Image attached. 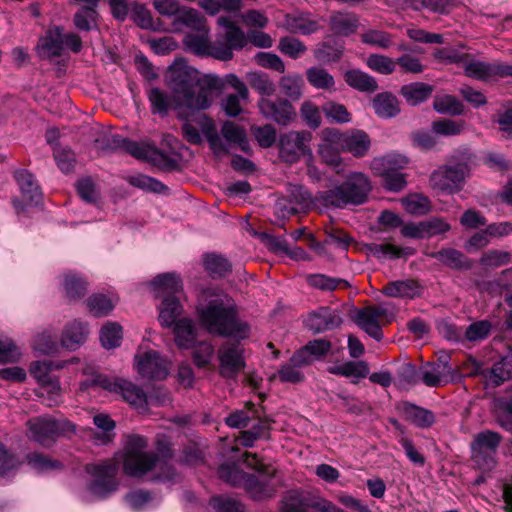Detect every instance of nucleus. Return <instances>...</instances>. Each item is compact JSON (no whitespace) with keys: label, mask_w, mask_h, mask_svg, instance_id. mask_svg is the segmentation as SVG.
Returning a JSON list of instances; mask_svg holds the SVG:
<instances>
[{"label":"nucleus","mask_w":512,"mask_h":512,"mask_svg":"<svg viewBox=\"0 0 512 512\" xmlns=\"http://www.w3.org/2000/svg\"><path fill=\"white\" fill-rule=\"evenodd\" d=\"M147 447L148 440L144 436L130 434L125 437L123 472L134 478L148 475L149 481L175 483L179 474L170 463L173 458L170 445L159 446V453L145 451Z\"/></svg>","instance_id":"obj_1"},{"label":"nucleus","mask_w":512,"mask_h":512,"mask_svg":"<svg viewBox=\"0 0 512 512\" xmlns=\"http://www.w3.org/2000/svg\"><path fill=\"white\" fill-rule=\"evenodd\" d=\"M169 87L178 107L206 110L211 106L214 93L221 90L222 81L215 75H202L185 65L171 69Z\"/></svg>","instance_id":"obj_2"},{"label":"nucleus","mask_w":512,"mask_h":512,"mask_svg":"<svg viewBox=\"0 0 512 512\" xmlns=\"http://www.w3.org/2000/svg\"><path fill=\"white\" fill-rule=\"evenodd\" d=\"M210 299L197 307L201 326L212 335L232 338L237 341L249 338L251 327L239 317V310L233 298L224 293H208Z\"/></svg>","instance_id":"obj_3"},{"label":"nucleus","mask_w":512,"mask_h":512,"mask_svg":"<svg viewBox=\"0 0 512 512\" xmlns=\"http://www.w3.org/2000/svg\"><path fill=\"white\" fill-rule=\"evenodd\" d=\"M371 189V182L365 174L352 172L341 183L318 192L314 201L327 208L359 206L367 202Z\"/></svg>","instance_id":"obj_4"},{"label":"nucleus","mask_w":512,"mask_h":512,"mask_svg":"<svg viewBox=\"0 0 512 512\" xmlns=\"http://www.w3.org/2000/svg\"><path fill=\"white\" fill-rule=\"evenodd\" d=\"M205 119L206 122L202 125V132L210 149L216 156L229 154L230 148L234 145H237L242 151H247V133L242 126L232 121L224 122L221 127V138L214 123L207 118Z\"/></svg>","instance_id":"obj_5"},{"label":"nucleus","mask_w":512,"mask_h":512,"mask_svg":"<svg viewBox=\"0 0 512 512\" xmlns=\"http://www.w3.org/2000/svg\"><path fill=\"white\" fill-rule=\"evenodd\" d=\"M27 424L31 438L44 447H50L58 437L69 436L76 431V426L67 419L37 417Z\"/></svg>","instance_id":"obj_6"},{"label":"nucleus","mask_w":512,"mask_h":512,"mask_svg":"<svg viewBox=\"0 0 512 512\" xmlns=\"http://www.w3.org/2000/svg\"><path fill=\"white\" fill-rule=\"evenodd\" d=\"M313 135L310 131H289L279 137V156L286 163H295L302 156L312 155L310 142Z\"/></svg>","instance_id":"obj_7"},{"label":"nucleus","mask_w":512,"mask_h":512,"mask_svg":"<svg viewBox=\"0 0 512 512\" xmlns=\"http://www.w3.org/2000/svg\"><path fill=\"white\" fill-rule=\"evenodd\" d=\"M502 441V435L492 430L477 433L471 442L473 461L482 469L491 470L495 465L494 456Z\"/></svg>","instance_id":"obj_8"},{"label":"nucleus","mask_w":512,"mask_h":512,"mask_svg":"<svg viewBox=\"0 0 512 512\" xmlns=\"http://www.w3.org/2000/svg\"><path fill=\"white\" fill-rule=\"evenodd\" d=\"M118 468V463L113 460L88 467L87 472L95 478L88 485L89 491L99 498H106L116 491L118 483L115 481V477Z\"/></svg>","instance_id":"obj_9"},{"label":"nucleus","mask_w":512,"mask_h":512,"mask_svg":"<svg viewBox=\"0 0 512 512\" xmlns=\"http://www.w3.org/2000/svg\"><path fill=\"white\" fill-rule=\"evenodd\" d=\"M219 374L226 379H236L246 366L244 350L237 343L226 342L218 349Z\"/></svg>","instance_id":"obj_10"},{"label":"nucleus","mask_w":512,"mask_h":512,"mask_svg":"<svg viewBox=\"0 0 512 512\" xmlns=\"http://www.w3.org/2000/svg\"><path fill=\"white\" fill-rule=\"evenodd\" d=\"M257 106L265 119L281 126H288L297 116L295 108L288 99L262 97L258 100Z\"/></svg>","instance_id":"obj_11"},{"label":"nucleus","mask_w":512,"mask_h":512,"mask_svg":"<svg viewBox=\"0 0 512 512\" xmlns=\"http://www.w3.org/2000/svg\"><path fill=\"white\" fill-rule=\"evenodd\" d=\"M466 76L479 80L488 81L495 77H512V65L501 61L483 62L470 58L467 59L464 66Z\"/></svg>","instance_id":"obj_12"},{"label":"nucleus","mask_w":512,"mask_h":512,"mask_svg":"<svg viewBox=\"0 0 512 512\" xmlns=\"http://www.w3.org/2000/svg\"><path fill=\"white\" fill-rule=\"evenodd\" d=\"M246 43L247 39L242 30L225 31L218 34L213 43L210 42L208 57L229 61L233 58V51L242 49Z\"/></svg>","instance_id":"obj_13"},{"label":"nucleus","mask_w":512,"mask_h":512,"mask_svg":"<svg viewBox=\"0 0 512 512\" xmlns=\"http://www.w3.org/2000/svg\"><path fill=\"white\" fill-rule=\"evenodd\" d=\"M242 486L252 499L261 501L272 498L276 494L280 481L277 479V474H247Z\"/></svg>","instance_id":"obj_14"},{"label":"nucleus","mask_w":512,"mask_h":512,"mask_svg":"<svg viewBox=\"0 0 512 512\" xmlns=\"http://www.w3.org/2000/svg\"><path fill=\"white\" fill-rule=\"evenodd\" d=\"M465 178L462 172L448 163L431 174L430 185L439 191L454 194L462 189Z\"/></svg>","instance_id":"obj_15"},{"label":"nucleus","mask_w":512,"mask_h":512,"mask_svg":"<svg viewBox=\"0 0 512 512\" xmlns=\"http://www.w3.org/2000/svg\"><path fill=\"white\" fill-rule=\"evenodd\" d=\"M387 315L383 306H367L355 311L353 321L376 341L383 338V332L378 319Z\"/></svg>","instance_id":"obj_16"},{"label":"nucleus","mask_w":512,"mask_h":512,"mask_svg":"<svg viewBox=\"0 0 512 512\" xmlns=\"http://www.w3.org/2000/svg\"><path fill=\"white\" fill-rule=\"evenodd\" d=\"M138 373L147 379H164L168 375V368L160 353L149 350L135 356Z\"/></svg>","instance_id":"obj_17"},{"label":"nucleus","mask_w":512,"mask_h":512,"mask_svg":"<svg viewBox=\"0 0 512 512\" xmlns=\"http://www.w3.org/2000/svg\"><path fill=\"white\" fill-rule=\"evenodd\" d=\"M341 323L340 315L327 306H321L310 312L305 320L306 328L314 334L336 329Z\"/></svg>","instance_id":"obj_18"},{"label":"nucleus","mask_w":512,"mask_h":512,"mask_svg":"<svg viewBox=\"0 0 512 512\" xmlns=\"http://www.w3.org/2000/svg\"><path fill=\"white\" fill-rule=\"evenodd\" d=\"M318 502L308 493L294 489L285 492L279 504L280 512H316Z\"/></svg>","instance_id":"obj_19"},{"label":"nucleus","mask_w":512,"mask_h":512,"mask_svg":"<svg viewBox=\"0 0 512 512\" xmlns=\"http://www.w3.org/2000/svg\"><path fill=\"white\" fill-rule=\"evenodd\" d=\"M396 410L406 422H409L417 428L428 429L436 422V417L431 410L409 401L398 403Z\"/></svg>","instance_id":"obj_20"},{"label":"nucleus","mask_w":512,"mask_h":512,"mask_svg":"<svg viewBox=\"0 0 512 512\" xmlns=\"http://www.w3.org/2000/svg\"><path fill=\"white\" fill-rule=\"evenodd\" d=\"M53 366L48 361H36L31 365L30 373L40 384L41 388L46 390L51 397L59 396L60 382L59 379L51 374Z\"/></svg>","instance_id":"obj_21"},{"label":"nucleus","mask_w":512,"mask_h":512,"mask_svg":"<svg viewBox=\"0 0 512 512\" xmlns=\"http://www.w3.org/2000/svg\"><path fill=\"white\" fill-rule=\"evenodd\" d=\"M428 256L455 270H470L473 267V261L454 248H443L429 253Z\"/></svg>","instance_id":"obj_22"},{"label":"nucleus","mask_w":512,"mask_h":512,"mask_svg":"<svg viewBox=\"0 0 512 512\" xmlns=\"http://www.w3.org/2000/svg\"><path fill=\"white\" fill-rule=\"evenodd\" d=\"M152 285L156 296L164 299L166 296H177L183 291V283L179 274L168 272L157 275Z\"/></svg>","instance_id":"obj_23"},{"label":"nucleus","mask_w":512,"mask_h":512,"mask_svg":"<svg viewBox=\"0 0 512 512\" xmlns=\"http://www.w3.org/2000/svg\"><path fill=\"white\" fill-rule=\"evenodd\" d=\"M96 143L98 144L99 149L103 152L109 153L124 151L133 157L138 155L140 145V143L128 138H123L118 134H111L101 139H97Z\"/></svg>","instance_id":"obj_24"},{"label":"nucleus","mask_w":512,"mask_h":512,"mask_svg":"<svg viewBox=\"0 0 512 512\" xmlns=\"http://www.w3.org/2000/svg\"><path fill=\"white\" fill-rule=\"evenodd\" d=\"M331 347V342L326 339L309 341L304 347L295 352V360L309 366L314 359L323 358L331 350Z\"/></svg>","instance_id":"obj_25"},{"label":"nucleus","mask_w":512,"mask_h":512,"mask_svg":"<svg viewBox=\"0 0 512 512\" xmlns=\"http://www.w3.org/2000/svg\"><path fill=\"white\" fill-rule=\"evenodd\" d=\"M172 327L177 347L180 349H191L197 338V329L194 321L187 317L180 318Z\"/></svg>","instance_id":"obj_26"},{"label":"nucleus","mask_w":512,"mask_h":512,"mask_svg":"<svg viewBox=\"0 0 512 512\" xmlns=\"http://www.w3.org/2000/svg\"><path fill=\"white\" fill-rule=\"evenodd\" d=\"M135 158L147 160L160 169L167 171L175 170L178 167V163L175 159L160 151L158 148L145 144L139 145L138 155H136Z\"/></svg>","instance_id":"obj_27"},{"label":"nucleus","mask_w":512,"mask_h":512,"mask_svg":"<svg viewBox=\"0 0 512 512\" xmlns=\"http://www.w3.org/2000/svg\"><path fill=\"white\" fill-rule=\"evenodd\" d=\"M388 297L413 299L420 295V284L414 279L388 282L382 289Z\"/></svg>","instance_id":"obj_28"},{"label":"nucleus","mask_w":512,"mask_h":512,"mask_svg":"<svg viewBox=\"0 0 512 512\" xmlns=\"http://www.w3.org/2000/svg\"><path fill=\"white\" fill-rule=\"evenodd\" d=\"M88 334L89 330L86 323L73 321L65 327L61 343L69 350H76L86 341Z\"/></svg>","instance_id":"obj_29"},{"label":"nucleus","mask_w":512,"mask_h":512,"mask_svg":"<svg viewBox=\"0 0 512 512\" xmlns=\"http://www.w3.org/2000/svg\"><path fill=\"white\" fill-rule=\"evenodd\" d=\"M372 106L375 114L383 119L396 117L400 113L397 97L390 92H382L374 96Z\"/></svg>","instance_id":"obj_30"},{"label":"nucleus","mask_w":512,"mask_h":512,"mask_svg":"<svg viewBox=\"0 0 512 512\" xmlns=\"http://www.w3.org/2000/svg\"><path fill=\"white\" fill-rule=\"evenodd\" d=\"M371 145L368 134L362 130H353L345 133L342 151L350 152L355 157H363Z\"/></svg>","instance_id":"obj_31"},{"label":"nucleus","mask_w":512,"mask_h":512,"mask_svg":"<svg viewBox=\"0 0 512 512\" xmlns=\"http://www.w3.org/2000/svg\"><path fill=\"white\" fill-rule=\"evenodd\" d=\"M408 164V159L400 154H387L371 161L374 174L401 172Z\"/></svg>","instance_id":"obj_32"},{"label":"nucleus","mask_w":512,"mask_h":512,"mask_svg":"<svg viewBox=\"0 0 512 512\" xmlns=\"http://www.w3.org/2000/svg\"><path fill=\"white\" fill-rule=\"evenodd\" d=\"M14 179L26 199L35 203L41 200L42 193L40 187L30 171L26 169L16 170L14 172Z\"/></svg>","instance_id":"obj_33"},{"label":"nucleus","mask_w":512,"mask_h":512,"mask_svg":"<svg viewBox=\"0 0 512 512\" xmlns=\"http://www.w3.org/2000/svg\"><path fill=\"white\" fill-rule=\"evenodd\" d=\"M209 28L187 33L183 39L185 49L194 55L208 57L209 54Z\"/></svg>","instance_id":"obj_34"},{"label":"nucleus","mask_w":512,"mask_h":512,"mask_svg":"<svg viewBox=\"0 0 512 512\" xmlns=\"http://www.w3.org/2000/svg\"><path fill=\"white\" fill-rule=\"evenodd\" d=\"M117 393L120 394L126 402L134 406L136 409L141 411L147 410L148 397L145 392L134 383L122 379Z\"/></svg>","instance_id":"obj_35"},{"label":"nucleus","mask_w":512,"mask_h":512,"mask_svg":"<svg viewBox=\"0 0 512 512\" xmlns=\"http://www.w3.org/2000/svg\"><path fill=\"white\" fill-rule=\"evenodd\" d=\"M366 251L378 259H399L414 254L413 248H402L390 243H369L365 245Z\"/></svg>","instance_id":"obj_36"},{"label":"nucleus","mask_w":512,"mask_h":512,"mask_svg":"<svg viewBox=\"0 0 512 512\" xmlns=\"http://www.w3.org/2000/svg\"><path fill=\"white\" fill-rule=\"evenodd\" d=\"M433 86L423 82H414L403 85L400 95L411 106H417L425 102L433 93Z\"/></svg>","instance_id":"obj_37"},{"label":"nucleus","mask_w":512,"mask_h":512,"mask_svg":"<svg viewBox=\"0 0 512 512\" xmlns=\"http://www.w3.org/2000/svg\"><path fill=\"white\" fill-rule=\"evenodd\" d=\"M272 421L266 417L259 418L257 423L250 429L241 432L239 442L244 447H253L255 441L259 439H269Z\"/></svg>","instance_id":"obj_38"},{"label":"nucleus","mask_w":512,"mask_h":512,"mask_svg":"<svg viewBox=\"0 0 512 512\" xmlns=\"http://www.w3.org/2000/svg\"><path fill=\"white\" fill-rule=\"evenodd\" d=\"M183 308L177 296H166L159 308V322L163 327L171 328L178 321Z\"/></svg>","instance_id":"obj_39"},{"label":"nucleus","mask_w":512,"mask_h":512,"mask_svg":"<svg viewBox=\"0 0 512 512\" xmlns=\"http://www.w3.org/2000/svg\"><path fill=\"white\" fill-rule=\"evenodd\" d=\"M359 19L354 13L335 12L330 17L331 30L340 36H349L355 33Z\"/></svg>","instance_id":"obj_40"},{"label":"nucleus","mask_w":512,"mask_h":512,"mask_svg":"<svg viewBox=\"0 0 512 512\" xmlns=\"http://www.w3.org/2000/svg\"><path fill=\"white\" fill-rule=\"evenodd\" d=\"M38 48L43 50L49 57H59L63 51L62 27L54 26L49 28L45 36L39 40Z\"/></svg>","instance_id":"obj_41"},{"label":"nucleus","mask_w":512,"mask_h":512,"mask_svg":"<svg viewBox=\"0 0 512 512\" xmlns=\"http://www.w3.org/2000/svg\"><path fill=\"white\" fill-rule=\"evenodd\" d=\"M205 271L212 278H223L232 271V264L221 254L207 253L203 258Z\"/></svg>","instance_id":"obj_42"},{"label":"nucleus","mask_w":512,"mask_h":512,"mask_svg":"<svg viewBox=\"0 0 512 512\" xmlns=\"http://www.w3.org/2000/svg\"><path fill=\"white\" fill-rule=\"evenodd\" d=\"M344 79L350 87L360 92L373 93L378 89L374 77L357 69L348 70L344 74Z\"/></svg>","instance_id":"obj_43"},{"label":"nucleus","mask_w":512,"mask_h":512,"mask_svg":"<svg viewBox=\"0 0 512 512\" xmlns=\"http://www.w3.org/2000/svg\"><path fill=\"white\" fill-rule=\"evenodd\" d=\"M344 47L337 42H320L313 49L315 59L322 64L338 62L343 55Z\"/></svg>","instance_id":"obj_44"},{"label":"nucleus","mask_w":512,"mask_h":512,"mask_svg":"<svg viewBox=\"0 0 512 512\" xmlns=\"http://www.w3.org/2000/svg\"><path fill=\"white\" fill-rule=\"evenodd\" d=\"M305 363H300L295 360V353L291 356L289 361L280 366L277 376L283 383L298 384L305 380V375L301 371L303 367H306Z\"/></svg>","instance_id":"obj_45"},{"label":"nucleus","mask_w":512,"mask_h":512,"mask_svg":"<svg viewBox=\"0 0 512 512\" xmlns=\"http://www.w3.org/2000/svg\"><path fill=\"white\" fill-rule=\"evenodd\" d=\"M327 371L333 375L360 379L368 376L369 367L365 361H348L341 365L329 366Z\"/></svg>","instance_id":"obj_46"},{"label":"nucleus","mask_w":512,"mask_h":512,"mask_svg":"<svg viewBox=\"0 0 512 512\" xmlns=\"http://www.w3.org/2000/svg\"><path fill=\"white\" fill-rule=\"evenodd\" d=\"M285 25L291 33L301 35H310L319 30L318 22L304 15H287Z\"/></svg>","instance_id":"obj_47"},{"label":"nucleus","mask_w":512,"mask_h":512,"mask_svg":"<svg viewBox=\"0 0 512 512\" xmlns=\"http://www.w3.org/2000/svg\"><path fill=\"white\" fill-rule=\"evenodd\" d=\"M433 109L439 114L459 116L464 113V105L453 95H437L433 101Z\"/></svg>","instance_id":"obj_48"},{"label":"nucleus","mask_w":512,"mask_h":512,"mask_svg":"<svg viewBox=\"0 0 512 512\" xmlns=\"http://www.w3.org/2000/svg\"><path fill=\"white\" fill-rule=\"evenodd\" d=\"M308 83L316 89L330 90L334 87V77L322 67H311L306 71Z\"/></svg>","instance_id":"obj_49"},{"label":"nucleus","mask_w":512,"mask_h":512,"mask_svg":"<svg viewBox=\"0 0 512 512\" xmlns=\"http://www.w3.org/2000/svg\"><path fill=\"white\" fill-rule=\"evenodd\" d=\"M307 283L322 291H333L338 287L347 288L349 283L341 278L329 277L324 274H310L307 276Z\"/></svg>","instance_id":"obj_50"},{"label":"nucleus","mask_w":512,"mask_h":512,"mask_svg":"<svg viewBox=\"0 0 512 512\" xmlns=\"http://www.w3.org/2000/svg\"><path fill=\"white\" fill-rule=\"evenodd\" d=\"M148 99L151 104V111L161 117L167 116L172 106V99L157 87H153L148 92Z\"/></svg>","instance_id":"obj_51"},{"label":"nucleus","mask_w":512,"mask_h":512,"mask_svg":"<svg viewBox=\"0 0 512 512\" xmlns=\"http://www.w3.org/2000/svg\"><path fill=\"white\" fill-rule=\"evenodd\" d=\"M250 87L262 96H271L276 91L274 82L262 72H250L247 74Z\"/></svg>","instance_id":"obj_52"},{"label":"nucleus","mask_w":512,"mask_h":512,"mask_svg":"<svg viewBox=\"0 0 512 512\" xmlns=\"http://www.w3.org/2000/svg\"><path fill=\"white\" fill-rule=\"evenodd\" d=\"M476 156L469 148H460L454 151L450 157L449 164L453 165L464 176H468L472 166L475 165Z\"/></svg>","instance_id":"obj_53"},{"label":"nucleus","mask_w":512,"mask_h":512,"mask_svg":"<svg viewBox=\"0 0 512 512\" xmlns=\"http://www.w3.org/2000/svg\"><path fill=\"white\" fill-rule=\"evenodd\" d=\"M218 476L231 486H242L248 473L244 472L236 463H224L218 468Z\"/></svg>","instance_id":"obj_54"},{"label":"nucleus","mask_w":512,"mask_h":512,"mask_svg":"<svg viewBox=\"0 0 512 512\" xmlns=\"http://www.w3.org/2000/svg\"><path fill=\"white\" fill-rule=\"evenodd\" d=\"M128 181L132 186L147 192L166 194L169 191V188L161 181L143 174L131 176Z\"/></svg>","instance_id":"obj_55"},{"label":"nucleus","mask_w":512,"mask_h":512,"mask_svg":"<svg viewBox=\"0 0 512 512\" xmlns=\"http://www.w3.org/2000/svg\"><path fill=\"white\" fill-rule=\"evenodd\" d=\"M89 311L96 317L108 315L115 307L114 301L104 294H93L87 300Z\"/></svg>","instance_id":"obj_56"},{"label":"nucleus","mask_w":512,"mask_h":512,"mask_svg":"<svg viewBox=\"0 0 512 512\" xmlns=\"http://www.w3.org/2000/svg\"><path fill=\"white\" fill-rule=\"evenodd\" d=\"M176 20L192 29V31H199L208 28L204 16L193 8H182L176 17Z\"/></svg>","instance_id":"obj_57"},{"label":"nucleus","mask_w":512,"mask_h":512,"mask_svg":"<svg viewBox=\"0 0 512 512\" xmlns=\"http://www.w3.org/2000/svg\"><path fill=\"white\" fill-rule=\"evenodd\" d=\"M304 82L299 75H286L280 79L281 92L291 100H298L302 96Z\"/></svg>","instance_id":"obj_58"},{"label":"nucleus","mask_w":512,"mask_h":512,"mask_svg":"<svg viewBox=\"0 0 512 512\" xmlns=\"http://www.w3.org/2000/svg\"><path fill=\"white\" fill-rule=\"evenodd\" d=\"M122 340V328L119 324L110 322L104 325L100 331V341L105 349H113L120 345Z\"/></svg>","instance_id":"obj_59"},{"label":"nucleus","mask_w":512,"mask_h":512,"mask_svg":"<svg viewBox=\"0 0 512 512\" xmlns=\"http://www.w3.org/2000/svg\"><path fill=\"white\" fill-rule=\"evenodd\" d=\"M97 16V11L93 7H81L74 14L73 23L78 30L88 32L97 27Z\"/></svg>","instance_id":"obj_60"},{"label":"nucleus","mask_w":512,"mask_h":512,"mask_svg":"<svg viewBox=\"0 0 512 512\" xmlns=\"http://www.w3.org/2000/svg\"><path fill=\"white\" fill-rule=\"evenodd\" d=\"M66 296L70 300H78L87 292V283L75 274H66L63 281Z\"/></svg>","instance_id":"obj_61"},{"label":"nucleus","mask_w":512,"mask_h":512,"mask_svg":"<svg viewBox=\"0 0 512 512\" xmlns=\"http://www.w3.org/2000/svg\"><path fill=\"white\" fill-rule=\"evenodd\" d=\"M405 210L414 215H423L430 210V200L422 194H410L402 200Z\"/></svg>","instance_id":"obj_62"},{"label":"nucleus","mask_w":512,"mask_h":512,"mask_svg":"<svg viewBox=\"0 0 512 512\" xmlns=\"http://www.w3.org/2000/svg\"><path fill=\"white\" fill-rule=\"evenodd\" d=\"M278 49L292 59L301 57L307 51V47L302 41L289 36L280 38Z\"/></svg>","instance_id":"obj_63"},{"label":"nucleus","mask_w":512,"mask_h":512,"mask_svg":"<svg viewBox=\"0 0 512 512\" xmlns=\"http://www.w3.org/2000/svg\"><path fill=\"white\" fill-rule=\"evenodd\" d=\"M419 379L428 387H438L442 382L443 371L439 363H426L419 370Z\"/></svg>","instance_id":"obj_64"}]
</instances>
